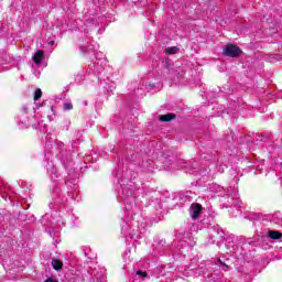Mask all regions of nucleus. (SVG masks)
<instances>
[{
    "mask_svg": "<svg viewBox=\"0 0 282 282\" xmlns=\"http://www.w3.org/2000/svg\"><path fill=\"white\" fill-rule=\"evenodd\" d=\"M137 275L138 276H143V279H147V276H149V273H147V271L139 270V271H137Z\"/></svg>",
    "mask_w": 282,
    "mask_h": 282,
    "instance_id": "nucleus-9",
    "label": "nucleus"
},
{
    "mask_svg": "<svg viewBox=\"0 0 282 282\" xmlns=\"http://www.w3.org/2000/svg\"><path fill=\"white\" fill-rule=\"evenodd\" d=\"M64 109L66 111H72V109H74V105L69 104V102H66L64 104Z\"/></svg>",
    "mask_w": 282,
    "mask_h": 282,
    "instance_id": "nucleus-10",
    "label": "nucleus"
},
{
    "mask_svg": "<svg viewBox=\"0 0 282 282\" xmlns=\"http://www.w3.org/2000/svg\"><path fill=\"white\" fill-rule=\"evenodd\" d=\"M175 118H177V115L173 113V112H169L166 115L159 116L160 122H171V121L175 120Z\"/></svg>",
    "mask_w": 282,
    "mask_h": 282,
    "instance_id": "nucleus-3",
    "label": "nucleus"
},
{
    "mask_svg": "<svg viewBox=\"0 0 282 282\" xmlns=\"http://www.w3.org/2000/svg\"><path fill=\"white\" fill-rule=\"evenodd\" d=\"M42 96H43V91L41 90V88H37V89L35 90V93H34L33 99H34L35 101H36V100H41Z\"/></svg>",
    "mask_w": 282,
    "mask_h": 282,
    "instance_id": "nucleus-8",
    "label": "nucleus"
},
{
    "mask_svg": "<svg viewBox=\"0 0 282 282\" xmlns=\"http://www.w3.org/2000/svg\"><path fill=\"white\" fill-rule=\"evenodd\" d=\"M51 265L53 267V270H56L57 272L58 270H63V261L58 259L52 260Z\"/></svg>",
    "mask_w": 282,
    "mask_h": 282,
    "instance_id": "nucleus-5",
    "label": "nucleus"
},
{
    "mask_svg": "<svg viewBox=\"0 0 282 282\" xmlns=\"http://www.w3.org/2000/svg\"><path fill=\"white\" fill-rule=\"evenodd\" d=\"M45 56V51L43 50H39L34 55H33V63H35V65L41 64V62L43 61V57Z\"/></svg>",
    "mask_w": 282,
    "mask_h": 282,
    "instance_id": "nucleus-4",
    "label": "nucleus"
},
{
    "mask_svg": "<svg viewBox=\"0 0 282 282\" xmlns=\"http://www.w3.org/2000/svg\"><path fill=\"white\" fill-rule=\"evenodd\" d=\"M223 54L229 58H238V56L243 54V51H241L237 44L229 43L225 46Z\"/></svg>",
    "mask_w": 282,
    "mask_h": 282,
    "instance_id": "nucleus-1",
    "label": "nucleus"
},
{
    "mask_svg": "<svg viewBox=\"0 0 282 282\" xmlns=\"http://www.w3.org/2000/svg\"><path fill=\"white\" fill-rule=\"evenodd\" d=\"M203 210H204V207H202V204L193 203L189 208L192 219H197V217L202 215Z\"/></svg>",
    "mask_w": 282,
    "mask_h": 282,
    "instance_id": "nucleus-2",
    "label": "nucleus"
},
{
    "mask_svg": "<svg viewBox=\"0 0 282 282\" xmlns=\"http://www.w3.org/2000/svg\"><path fill=\"white\" fill-rule=\"evenodd\" d=\"M177 52H180V47L177 46H171L165 48V54L173 55V54H177Z\"/></svg>",
    "mask_w": 282,
    "mask_h": 282,
    "instance_id": "nucleus-7",
    "label": "nucleus"
},
{
    "mask_svg": "<svg viewBox=\"0 0 282 282\" xmlns=\"http://www.w3.org/2000/svg\"><path fill=\"white\" fill-rule=\"evenodd\" d=\"M268 237H270V239H282V234L280 231L276 230H270L268 234Z\"/></svg>",
    "mask_w": 282,
    "mask_h": 282,
    "instance_id": "nucleus-6",
    "label": "nucleus"
}]
</instances>
